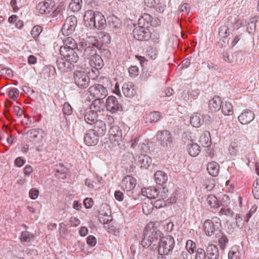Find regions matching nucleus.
Wrapping results in <instances>:
<instances>
[{
  "instance_id": "nucleus-56",
  "label": "nucleus",
  "mask_w": 259,
  "mask_h": 259,
  "mask_svg": "<svg viewBox=\"0 0 259 259\" xmlns=\"http://www.w3.org/2000/svg\"><path fill=\"white\" fill-rule=\"evenodd\" d=\"M19 92L18 90L16 88H13L10 89L8 91V94L10 98L14 100V101L16 100L18 96H19Z\"/></svg>"
},
{
  "instance_id": "nucleus-51",
  "label": "nucleus",
  "mask_w": 259,
  "mask_h": 259,
  "mask_svg": "<svg viewBox=\"0 0 259 259\" xmlns=\"http://www.w3.org/2000/svg\"><path fill=\"white\" fill-rule=\"evenodd\" d=\"M219 215H226L227 217H233L234 216V212L229 208L222 207L219 212Z\"/></svg>"
},
{
  "instance_id": "nucleus-63",
  "label": "nucleus",
  "mask_w": 259,
  "mask_h": 259,
  "mask_svg": "<svg viewBox=\"0 0 259 259\" xmlns=\"http://www.w3.org/2000/svg\"><path fill=\"white\" fill-rule=\"evenodd\" d=\"M87 242L89 245L94 246L97 243V239L94 236L90 235L87 238Z\"/></svg>"
},
{
  "instance_id": "nucleus-10",
  "label": "nucleus",
  "mask_w": 259,
  "mask_h": 259,
  "mask_svg": "<svg viewBox=\"0 0 259 259\" xmlns=\"http://www.w3.org/2000/svg\"><path fill=\"white\" fill-rule=\"evenodd\" d=\"M76 17L71 15L67 17L65 23L62 26V32L64 35H69L74 32L77 25Z\"/></svg>"
},
{
  "instance_id": "nucleus-61",
  "label": "nucleus",
  "mask_w": 259,
  "mask_h": 259,
  "mask_svg": "<svg viewBox=\"0 0 259 259\" xmlns=\"http://www.w3.org/2000/svg\"><path fill=\"white\" fill-rule=\"evenodd\" d=\"M64 46H71L72 48L76 47L77 46L75 40L72 37H68L64 41Z\"/></svg>"
},
{
  "instance_id": "nucleus-53",
  "label": "nucleus",
  "mask_w": 259,
  "mask_h": 259,
  "mask_svg": "<svg viewBox=\"0 0 259 259\" xmlns=\"http://www.w3.org/2000/svg\"><path fill=\"white\" fill-rule=\"evenodd\" d=\"M152 206L156 208H161L167 206V203L165 200L157 198L154 202H152Z\"/></svg>"
},
{
  "instance_id": "nucleus-57",
  "label": "nucleus",
  "mask_w": 259,
  "mask_h": 259,
  "mask_svg": "<svg viewBox=\"0 0 259 259\" xmlns=\"http://www.w3.org/2000/svg\"><path fill=\"white\" fill-rule=\"evenodd\" d=\"M98 219L103 224H107L111 221V215H103L102 212H100Z\"/></svg>"
},
{
  "instance_id": "nucleus-2",
  "label": "nucleus",
  "mask_w": 259,
  "mask_h": 259,
  "mask_svg": "<svg viewBox=\"0 0 259 259\" xmlns=\"http://www.w3.org/2000/svg\"><path fill=\"white\" fill-rule=\"evenodd\" d=\"M83 19L91 28L101 29L104 28L106 25L104 16L98 11L94 12L92 10L86 11Z\"/></svg>"
},
{
  "instance_id": "nucleus-62",
  "label": "nucleus",
  "mask_w": 259,
  "mask_h": 259,
  "mask_svg": "<svg viewBox=\"0 0 259 259\" xmlns=\"http://www.w3.org/2000/svg\"><path fill=\"white\" fill-rule=\"evenodd\" d=\"M87 112V109H86L83 106L79 108L78 112L77 113V117L79 119H82L85 117V115H86V113Z\"/></svg>"
},
{
  "instance_id": "nucleus-8",
  "label": "nucleus",
  "mask_w": 259,
  "mask_h": 259,
  "mask_svg": "<svg viewBox=\"0 0 259 259\" xmlns=\"http://www.w3.org/2000/svg\"><path fill=\"white\" fill-rule=\"evenodd\" d=\"M109 139L113 145L119 146L123 142L122 130L117 125L112 126L109 131Z\"/></svg>"
},
{
  "instance_id": "nucleus-37",
  "label": "nucleus",
  "mask_w": 259,
  "mask_h": 259,
  "mask_svg": "<svg viewBox=\"0 0 259 259\" xmlns=\"http://www.w3.org/2000/svg\"><path fill=\"white\" fill-rule=\"evenodd\" d=\"M207 204L211 208L214 209L219 208V199L213 195H209L206 198Z\"/></svg>"
},
{
  "instance_id": "nucleus-33",
  "label": "nucleus",
  "mask_w": 259,
  "mask_h": 259,
  "mask_svg": "<svg viewBox=\"0 0 259 259\" xmlns=\"http://www.w3.org/2000/svg\"><path fill=\"white\" fill-rule=\"evenodd\" d=\"M102 100L103 99L96 98L90 105V108L88 109L92 110L97 113L98 112H100L103 109V102Z\"/></svg>"
},
{
  "instance_id": "nucleus-58",
  "label": "nucleus",
  "mask_w": 259,
  "mask_h": 259,
  "mask_svg": "<svg viewBox=\"0 0 259 259\" xmlns=\"http://www.w3.org/2000/svg\"><path fill=\"white\" fill-rule=\"evenodd\" d=\"M128 72L130 76L136 77L139 74V68L136 66H132L128 68Z\"/></svg>"
},
{
  "instance_id": "nucleus-44",
  "label": "nucleus",
  "mask_w": 259,
  "mask_h": 259,
  "mask_svg": "<svg viewBox=\"0 0 259 259\" xmlns=\"http://www.w3.org/2000/svg\"><path fill=\"white\" fill-rule=\"evenodd\" d=\"M219 243L222 250L224 249L228 244V238L224 233H221L219 236Z\"/></svg>"
},
{
  "instance_id": "nucleus-3",
  "label": "nucleus",
  "mask_w": 259,
  "mask_h": 259,
  "mask_svg": "<svg viewBox=\"0 0 259 259\" xmlns=\"http://www.w3.org/2000/svg\"><path fill=\"white\" fill-rule=\"evenodd\" d=\"M175 244V241L172 237L162 236L156 250L161 255H168L173 250Z\"/></svg>"
},
{
  "instance_id": "nucleus-5",
  "label": "nucleus",
  "mask_w": 259,
  "mask_h": 259,
  "mask_svg": "<svg viewBox=\"0 0 259 259\" xmlns=\"http://www.w3.org/2000/svg\"><path fill=\"white\" fill-rule=\"evenodd\" d=\"M78 50L76 47L72 48L71 46H62L60 48V53L63 58L73 63H76L79 60V56L77 53Z\"/></svg>"
},
{
  "instance_id": "nucleus-46",
  "label": "nucleus",
  "mask_w": 259,
  "mask_h": 259,
  "mask_svg": "<svg viewBox=\"0 0 259 259\" xmlns=\"http://www.w3.org/2000/svg\"><path fill=\"white\" fill-rule=\"evenodd\" d=\"M134 160H135V158L133 153L130 152L125 153L122 156V161L130 165L133 163Z\"/></svg>"
},
{
  "instance_id": "nucleus-25",
  "label": "nucleus",
  "mask_w": 259,
  "mask_h": 259,
  "mask_svg": "<svg viewBox=\"0 0 259 259\" xmlns=\"http://www.w3.org/2000/svg\"><path fill=\"white\" fill-rule=\"evenodd\" d=\"M161 118V113L158 111H153L146 114L145 122L154 123L158 122Z\"/></svg>"
},
{
  "instance_id": "nucleus-29",
  "label": "nucleus",
  "mask_w": 259,
  "mask_h": 259,
  "mask_svg": "<svg viewBox=\"0 0 259 259\" xmlns=\"http://www.w3.org/2000/svg\"><path fill=\"white\" fill-rule=\"evenodd\" d=\"M190 123L194 127H199L203 123V116L200 113H194L190 117Z\"/></svg>"
},
{
  "instance_id": "nucleus-48",
  "label": "nucleus",
  "mask_w": 259,
  "mask_h": 259,
  "mask_svg": "<svg viewBox=\"0 0 259 259\" xmlns=\"http://www.w3.org/2000/svg\"><path fill=\"white\" fill-rule=\"evenodd\" d=\"M186 248L190 254H193L196 251V243L191 240H188L186 242Z\"/></svg>"
},
{
  "instance_id": "nucleus-42",
  "label": "nucleus",
  "mask_w": 259,
  "mask_h": 259,
  "mask_svg": "<svg viewBox=\"0 0 259 259\" xmlns=\"http://www.w3.org/2000/svg\"><path fill=\"white\" fill-rule=\"evenodd\" d=\"M33 239V235L28 231H23L21 233L20 240L22 242H30Z\"/></svg>"
},
{
  "instance_id": "nucleus-39",
  "label": "nucleus",
  "mask_w": 259,
  "mask_h": 259,
  "mask_svg": "<svg viewBox=\"0 0 259 259\" xmlns=\"http://www.w3.org/2000/svg\"><path fill=\"white\" fill-rule=\"evenodd\" d=\"M82 7V0H71L69 5V9L73 12L79 11Z\"/></svg>"
},
{
  "instance_id": "nucleus-54",
  "label": "nucleus",
  "mask_w": 259,
  "mask_h": 259,
  "mask_svg": "<svg viewBox=\"0 0 259 259\" xmlns=\"http://www.w3.org/2000/svg\"><path fill=\"white\" fill-rule=\"evenodd\" d=\"M206 251L201 248H199L196 251L195 259H206Z\"/></svg>"
},
{
  "instance_id": "nucleus-15",
  "label": "nucleus",
  "mask_w": 259,
  "mask_h": 259,
  "mask_svg": "<svg viewBox=\"0 0 259 259\" xmlns=\"http://www.w3.org/2000/svg\"><path fill=\"white\" fill-rule=\"evenodd\" d=\"M55 6V2L51 0H47L46 2L40 3L37 7L39 13L42 14L48 15L51 13Z\"/></svg>"
},
{
  "instance_id": "nucleus-26",
  "label": "nucleus",
  "mask_w": 259,
  "mask_h": 259,
  "mask_svg": "<svg viewBox=\"0 0 259 259\" xmlns=\"http://www.w3.org/2000/svg\"><path fill=\"white\" fill-rule=\"evenodd\" d=\"M187 150L190 156L196 157L199 154L201 149L198 144L191 142V143L188 144L187 145Z\"/></svg>"
},
{
  "instance_id": "nucleus-34",
  "label": "nucleus",
  "mask_w": 259,
  "mask_h": 259,
  "mask_svg": "<svg viewBox=\"0 0 259 259\" xmlns=\"http://www.w3.org/2000/svg\"><path fill=\"white\" fill-rule=\"evenodd\" d=\"M221 109H222V112L225 115H230L233 113V106L229 102L223 101Z\"/></svg>"
},
{
  "instance_id": "nucleus-43",
  "label": "nucleus",
  "mask_w": 259,
  "mask_h": 259,
  "mask_svg": "<svg viewBox=\"0 0 259 259\" xmlns=\"http://www.w3.org/2000/svg\"><path fill=\"white\" fill-rule=\"evenodd\" d=\"M99 54V55L105 61L108 60L111 56L110 51L103 46L100 48Z\"/></svg>"
},
{
  "instance_id": "nucleus-23",
  "label": "nucleus",
  "mask_w": 259,
  "mask_h": 259,
  "mask_svg": "<svg viewBox=\"0 0 259 259\" xmlns=\"http://www.w3.org/2000/svg\"><path fill=\"white\" fill-rule=\"evenodd\" d=\"M223 101L219 96H215L209 101L208 106L212 111L217 112L221 108Z\"/></svg>"
},
{
  "instance_id": "nucleus-9",
  "label": "nucleus",
  "mask_w": 259,
  "mask_h": 259,
  "mask_svg": "<svg viewBox=\"0 0 259 259\" xmlns=\"http://www.w3.org/2000/svg\"><path fill=\"white\" fill-rule=\"evenodd\" d=\"M135 39L140 41H147L152 37V33L149 29L146 27H136L133 31Z\"/></svg>"
},
{
  "instance_id": "nucleus-45",
  "label": "nucleus",
  "mask_w": 259,
  "mask_h": 259,
  "mask_svg": "<svg viewBox=\"0 0 259 259\" xmlns=\"http://www.w3.org/2000/svg\"><path fill=\"white\" fill-rule=\"evenodd\" d=\"M100 41L103 45L106 46L110 43L111 37L110 35L105 32H102L100 34Z\"/></svg>"
},
{
  "instance_id": "nucleus-21",
  "label": "nucleus",
  "mask_w": 259,
  "mask_h": 259,
  "mask_svg": "<svg viewBox=\"0 0 259 259\" xmlns=\"http://www.w3.org/2000/svg\"><path fill=\"white\" fill-rule=\"evenodd\" d=\"M94 127L93 129H91L97 134V135H99L102 137L104 136L107 130L106 124L101 120H96L94 123Z\"/></svg>"
},
{
  "instance_id": "nucleus-12",
  "label": "nucleus",
  "mask_w": 259,
  "mask_h": 259,
  "mask_svg": "<svg viewBox=\"0 0 259 259\" xmlns=\"http://www.w3.org/2000/svg\"><path fill=\"white\" fill-rule=\"evenodd\" d=\"M106 106L107 110L111 113H115L122 108L121 105L119 103L116 98L111 96L106 100Z\"/></svg>"
},
{
  "instance_id": "nucleus-24",
  "label": "nucleus",
  "mask_w": 259,
  "mask_h": 259,
  "mask_svg": "<svg viewBox=\"0 0 259 259\" xmlns=\"http://www.w3.org/2000/svg\"><path fill=\"white\" fill-rule=\"evenodd\" d=\"M135 85L132 82H128L123 84L122 90L123 94L127 97H132L136 94Z\"/></svg>"
},
{
  "instance_id": "nucleus-40",
  "label": "nucleus",
  "mask_w": 259,
  "mask_h": 259,
  "mask_svg": "<svg viewBox=\"0 0 259 259\" xmlns=\"http://www.w3.org/2000/svg\"><path fill=\"white\" fill-rule=\"evenodd\" d=\"M104 59L99 55L96 54L93 57L92 59V63L95 65L97 69H101L104 66Z\"/></svg>"
},
{
  "instance_id": "nucleus-20",
  "label": "nucleus",
  "mask_w": 259,
  "mask_h": 259,
  "mask_svg": "<svg viewBox=\"0 0 259 259\" xmlns=\"http://www.w3.org/2000/svg\"><path fill=\"white\" fill-rule=\"evenodd\" d=\"M108 23L110 28L115 33H118L121 29L120 20L115 16L112 15L108 18Z\"/></svg>"
},
{
  "instance_id": "nucleus-47",
  "label": "nucleus",
  "mask_w": 259,
  "mask_h": 259,
  "mask_svg": "<svg viewBox=\"0 0 259 259\" xmlns=\"http://www.w3.org/2000/svg\"><path fill=\"white\" fill-rule=\"evenodd\" d=\"M42 30V28L39 25H36L33 26L31 31V35L32 37L36 40L39 36Z\"/></svg>"
},
{
  "instance_id": "nucleus-7",
  "label": "nucleus",
  "mask_w": 259,
  "mask_h": 259,
  "mask_svg": "<svg viewBox=\"0 0 259 259\" xmlns=\"http://www.w3.org/2000/svg\"><path fill=\"white\" fill-rule=\"evenodd\" d=\"M73 80L75 84L80 89L89 87L90 78L88 73L84 71H76L73 73Z\"/></svg>"
},
{
  "instance_id": "nucleus-59",
  "label": "nucleus",
  "mask_w": 259,
  "mask_h": 259,
  "mask_svg": "<svg viewBox=\"0 0 259 259\" xmlns=\"http://www.w3.org/2000/svg\"><path fill=\"white\" fill-rule=\"evenodd\" d=\"M63 112L64 114L69 115L72 113V109L70 105L68 103H65L63 107Z\"/></svg>"
},
{
  "instance_id": "nucleus-6",
  "label": "nucleus",
  "mask_w": 259,
  "mask_h": 259,
  "mask_svg": "<svg viewBox=\"0 0 259 259\" xmlns=\"http://www.w3.org/2000/svg\"><path fill=\"white\" fill-rule=\"evenodd\" d=\"M219 221V220L218 219L213 220H207L205 221L203 227L206 235L211 236L217 235L220 233L221 224Z\"/></svg>"
},
{
  "instance_id": "nucleus-32",
  "label": "nucleus",
  "mask_w": 259,
  "mask_h": 259,
  "mask_svg": "<svg viewBox=\"0 0 259 259\" xmlns=\"http://www.w3.org/2000/svg\"><path fill=\"white\" fill-rule=\"evenodd\" d=\"M159 190L154 187H150L147 188L142 189V193L143 195H146L147 197L151 198H156L158 196Z\"/></svg>"
},
{
  "instance_id": "nucleus-41",
  "label": "nucleus",
  "mask_w": 259,
  "mask_h": 259,
  "mask_svg": "<svg viewBox=\"0 0 259 259\" xmlns=\"http://www.w3.org/2000/svg\"><path fill=\"white\" fill-rule=\"evenodd\" d=\"M231 203V200L229 196L227 195L224 194L220 198L219 200V207L222 206V207H227Z\"/></svg>"
},
{
  "instance_id": "nucleus-4",
  "label": "nucleus",
  "mask_w": 259,
  "mask_h": 259,
  "mask_svg": "<svg viewBox=\"0 0 259 259\" xmlns=\"http://www.w3.org/2000/svg\"><path fill=\"white\" fill-rule=\"evenodd\" d=\"M156 139L160 146L165 149L169 150L172 147L173 138L171 133L168 130L157 132Z\"/></svg>"
},
{
  "instance_id": "nucleus-35",
  "label": "nucleus",
  "mask_w": 259,
  "mask_h": 259,
  "mask_svg": "<svg viewBox=\"0 0 259 259\" xmlns=\"http://www.w3.org/2000/svg\"><path fill=\"white\" fill-rule=\"evenodd\" d=\"M97 113L87 108V112L84 118V121L88 124H92L97 120Z\"/></svg>"
},
{
  "instance_id": "nucleus-16",
  "label": "nucleus",
  "mask_w": 259,
  "mask_h": 259,
  "mask_svg": "<svg viewBox=\"0 0 259 259\" xmlns=\"http://www.w3.org/2000/svg\"><path fill=\"white\" fill-rule=\"evenodd\" d=\"M58 69L61 72H68L74 67V63L63 58L58 59L56 61Z\"/></svg>"
},
{
  "instance_id": "nucleus-36",
  "label": "nucleus",
  "mask_w": 259,
  "mask_h": 259,
  "mask_svg": "<svg viewBox=\"0 0 259 259\" xmlns=\"http://www.w3.org/2000/svg\"><path fill=\"white\" fill-rule=\"evenodd\" d=\"M43 133V131L40 128H32L27 132L26 134L30 138L33 139H42L43 136L42 134Z\"/></svg>"
},
{
  "instance_id": "nucleus-18",
  "label": "nucleus",
  "mask_w": 259,
  "mask_h": 259,
  "mask_svg": "<svg viewBox=\"0 0 259 259\" xmlns=\"http://www.w3.org/2000/svg\"><path fill=\"white\" fill-rule=\"evenodd\" d=\"M99 135L91 130H88L84 137V142L89 146L96 145L99 141Z\"/></svg>"
},
{
  "instance_id": "nucleus-11",
  "label": "nucleus",
  "mask_w": 259,
  "mask_h": 259,
  "mask_svg": "<svg viewBox=\"0 0 259 259\" xmlns=\"http://www.w3.org/2000/svg\"><path fill=\"white\" fill-rule=\"evenodd\" d=\"M89 90L91 95L98 99H103L108 95L106 88L100 84L91 86Z\"/></svg>"
},
{
  "instance_id": "nucleus-13",
  "label": "nucleus",
  "mask_w": 259,
  "mask_h": 259,
  "mask_svg": "<svg viewBox=\"0 0 259 259\" xmlns=\"http://www.w3.org/2000/svg\"><path fill=\"white\" fill-rule=\"evenodd\" d=\"M207 259H222L221 253L219 252L218 247L213 244H209L205 248Z\"/></svg>"
},
{
  "instance_id": "nucleus-31",
  "label": "nucleus",
  "mask_w": 259,
  "mask_h": 259,
  "mask_svg": "<svg viewBox=\"0 0 259 259\" xmlns=\"http://www.w3.org/2000/svg\"><path fill=\"white\" fill-rule=\"evenodd\" d=\"M55 175L59 178L64 179L66 178V174L68 169L62 164L56 165L54 167Z\"/></svg>"
},
{
  "instance_id": "nucleus-64",
  "label": "nucleus",
  "mask_w": 259,
  "mask_h": 259,
  "mask_svg": "<svg viewBox=\"0 0 259 259\" xmlns=\"http://www.w3.org/2000/svg\"><path fill=\"white\" fill-rule=\"evenodd\" d=\"M256 20L253 18L248 23V26H247V29L248 32L250 33L252 31H254L256 29V24L255 22Z\"/></svg>"
},
{
  "instance_id": "nucleus-27",
  "label": "nucleus",
  "mask_w": 259,
  "mask_h": 259,
  "mask_svg": "<svg viewBox=\"0 0 259 259\" xmlns=\"http://www.w3.org/2000/svg\"><path fill=\"white\" fill-rule=\"evenodd\" d=\"M219 170L220 165L217 162L211 161L207 164V170L209 175L212 177L217 176L219 174Z\"/></svg>"
},
{
  "instance_id": "nucleus-55",
  "label": "nucleus",
  "mask_w": 259,
  "mask_h": 259,
  "mask_svg": "<svg viewBox=\"0 0 259 259\" xmlns=\"http://www.w3.org/2000/svg\"><path fill=\"white\" fill-rule=\"evenodd\" d=\"M140 245H141V242L140 243L138 241H135V242L131 245V250L134 255L137 252H140Z\"/></svg>"
},
{
  "instance_id": "nucleus-60",
  "label": "nucleus",
  "mask_w": 259,
  "mask_h": 259,
  "mask_svg": "<svg viewBox=\"0 0 259 259\" xmlns=\"http://www.w3.org/2000/svg\"><path fill=\"white\" fill-rule=\"evenodd\" d=\"M168 190L165 188H163L162 191H158V196H157L156 198H159L160 199H163L165 200L166 198L168 197Z\"/></svg>"
},
{
  "instance_id": "nucleus-14",
  "label": "nucleus",
  "mask_w": 259,
  "mask_h": 259,
  "mask_svg": "<svg viewBox=\"0 0 259 259\" xmlns=\"http://www.w3.org/2000/svg\"><path fill=\"white\" fill-rule=\"evenodd\" d=\"M136 164L142 168L148 169L152 164V159L148 155L141 154L135 158Z\"/></svg>"
},
{
  "instance_id": "nucleus-1",
  "label": "nucleus",
  "mask_w": 259,
  "mask_h": 259,
  "mask_svg": "<svg viewBox=\"0 0 259 259\" xmlns=\"http://www.w3.org/2000/svg\"><path fill=\"white\" fill-rule=\"evenodd\" d=\"M163 234L153 226L150 228L147 225L144 230L141 245L144 248H149L151 250L155 251L158 248Z\"/></svg>"
},
{
  "instance_id": "nucleus-49",
  "label": "nucleus",
  "mask_w": 259,
  "mask_h": 259,
  "mask_svg": "<svg viewBox=\"0 0 259 259\" xmlns=\"http://www.w3.org/2000/svg\"><path fill=\"white\" fill-rule=\"evenodd\" d=\"M87 42L88 46H93V47L99 48L100 44L98 40L95 36H90L87 38Z\"/></svg>"
},
{
  "instance_id": "nucleus-19",
  "label": "nucleus",
  "mask_w": 259,
  "mask_h": 259,
  "mask_svg": "<svg viewBox=\"0 0 259 259\" xmlns=\"http://www.w3.org/2000/svg\"><path fill=\"white\" fill-rule=\"evenodd\" d=\"M136 185V180L133 177L127 175L125 176L122 181V188L126 191H130L133 189Z\"/></svg>"
},
{
  "instance_id": "nucleus-52",
  "label": "nucleus",
  "mask_w": 259,
  "mask_h": 259,
  "mask_svg": "<svg viewBox=\"0 0 259 259\" xmlns=\"http://www.w3.org/2000/svg\"><path fill=\"white\" fill-rule=\"evenodd\" d=\"M228 30L229 28L227 26H221L219 28V36L224 39L226 38L229 35V32H228Z\"/></svg>"
},
{
  "instance_id": "nucleus-30",
  "label": "nucleus",
  "mask_w": 259,
  "mask_h": 259,
  "mask_svg": "<svg viewBox=\"0 0 259 259\" xmlns=\"http://www.w3.org/2000/svg\"><path fill=\"white\" fill-rule=\"evenodd\" d=\"M154 179L157 184L162 186L167 182V176L165 172L158 170L155 173Z\"/></svg>"
},
{
  "instance_id": "nucleus-22",
  "label": "nucleus",
  "mask_w": 259,
  "mask_h": 259,
  "mask_svg": "<svg viewBox=\"0 0 259 259\" xmlns=\"http://www.w3.org/2000/svg\"><path fill=\"white\" fill-rule=\"evenodd\" d=\"M138 25L140 27L149 28L153 25L152 16L147 13L142 15L138 20Z\"/></svg>"
},
{
  "instance_id": "nucleus-17",
  "label": "nucleus",
  "mask_w": 259,
  "mask_h": 259,
  "mask_svg": "<svg viewBox=\"0 0 259 259\" xmlns=\"http://www.w3.org/2000/svg\"><path fill=\"white\" fill-rule=\"evenodd\" d=\"M254 118V113L249 109H246L238 116V119L242 124H247Z\"/></svg>"
},
{
  "instance_id": "nucleus-50",
  "label": "nucleus",
  "mask_w": 259,
  "mask_h": 259,
  "mask_svg": "<svg viewBox=\"0 0 259 259\" xmlns=\"http://www.w3.org/2000/svg\"><path fill=\"white\" fill-rule=\"evenodd\" d=\"M252 193L254 198L259 199V179H256L253 184Z\"/></svg>"
},
{
  "instance_id": "nucleus-28",
  "label": "nucleus",
  "mask_w": 259,
  "mask_h": 259,
  "mask_svg": "<svg viewBox=\"0 0 259 259\" xmlns=\"http://www.w3.org/2000/svg\"><path fill=\"white\" fill-rule=\"evenodd\" d=\"M199 142L204 147L210 146L211 142L210 133L208 132L201 133L200 135Z\"/></svg>"
},
{
  "instance_id": "nucleus-38",
  "label": "nucleus",
  "mask_w": 259,
  "mask_h": 259,
  "mask_svg": "<svg viewBox=\"0 0 259 259\" xmlns=\"http://www.w3.org/2000/svg\"><path fill=\"white\" fill-rule=\"evenodd\" d=\"M94 48L93 46H90L84 48L82 54L84 59H90L97 54V52Z\"/></svg>"
}]
</instances>
